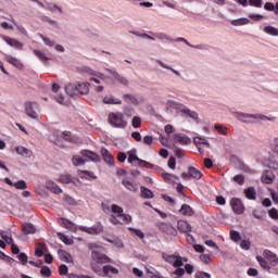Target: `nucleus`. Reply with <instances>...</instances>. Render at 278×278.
<instances>
[{
  "mask_svg": "<svg viewBox=\"0 0 278 278\" xmlns=\"http://www.w3.org/2000/svg\"><path fill=\"white\" fill-rule=\"evenodd\" d=\"M128 155V164H132V162H138V166H142V168H153V164L141 160L136 155V150H130L127 152Z\"/></svg>",
  "mask_w": 278,
  "mask_h": 278,
  "instance_id": "5",
  "label": "nucleus"
},
{
  "mask_svg": "<svg viewBox=\"0 0 278 278\" xmlns=\"http://www.w3.org/2000/svg\"><path fill=\"white\" fill-rule=\"evenodd\" d=\"M59 225H61V227L64 229H68V231H77V225L67 218H59Z\"/></svg>",
  "mask_w": 278,
  "mask_h": 278,
  "instance_id": "11",
  "label": "nucleus"
},
{
  "mask_svg": "<svg viewBox=\"0 0 278 278\" xmlns=\"http://www.w3.org/2000/svg\"><path fill=\"white\" fill-rule=\"evenodd\" d=\"M274 180H275V175L273 174V172H270V170L263 172V174L261 176V181L263 184L270 185V184H273Z\"/></svg>",
  "mask_w": 278,
  "mask_h": 278,
  "instance_id": "18",
  "label": "nucleus"
},
{
  "mask_svg": "<svg viewBox=\"0 0 278 278\" xmlns=\"http://www.w3.org/2000/svg\"><path fill=\"white\" fill-rule=\"evenodd\" d=\"M101 155L105 164H108L109 166H114V156L112 155V153H110V150L102 148Z\"/></svg>",
  "mask_w": 278,
  "mask_h": 278,
  "instance_id": "14",
  "label": "nucleus"
},
{
  "mask_svg": "<svg viewBox=\"0 0 278 278\" xmlns=\"http://www.w3.org/2000/svg\"><path fill=\"white\" fill-rule=\"evenodd\" d=\"M56 181L59 184H73V177L71 175H61Z\"/></svg>",
  "mask_w": 278,
  "mask_h": 278,
  "instance_id": "38",
  "label": "nucleus"
},
{
  "mask_svg": "<svg viewBox=\"0 0 278 278\" xmlns=\"http://www.w3.org/2000/svg\"><path fill=\"white\" fill-rule=\"evenodd\" d=\"M230 205L235 214H243L244 213V205L242 204V200L238 198H232L230 200Z\"/></svg>",
  "mask_w": 278,
  "mask_h": 278,
  "instance_id": "9",
  "label": "nucleus"
},
{
  "mask_svg": "<svg viewBox=\"0 0 278 278\" xmlns=\"http://www.w3.org/2000/svg\"><path fill=\"white\" fill-rule=\"evenodd\" d=\"M65 92L70 94V97H73L75 92H79V94H88V84L79 83L77 86H73L72 84L66 85Z\"/></svg>",
  "mask_w": 278,
  "mask_h": 278,
  "instance_id": "3",
  "label": "nucleus"
},
{
  "mask_svg": "<svg viewBox=\"0 0 278 278\" xmlns=\"http://www.w3.org/2000/svg\"><path fill=\"white\" fill-rule=\"evenodd\" d=\"M142 126V118H140V117H138V116H135L134 118H132V127L135 128V129H138L139 127H141Z\"/></svg>",
  "mask_w": 278,
  "mask_h": 278,
  "instance_id": "52",
  "label": "nucleus"
},
{
  "mask_svg": "<svg viewBox=\"0 0 278 278\" xmlns=\"http://www.w3.org/2000/svg\"><path fill=\"white\" fill-rule=\"evenodd\" d=\"M179 212L182 216H194V210L188 204H182Z\"/></svg>",
  "mask_w": 278,
  "mask_h": 278,
  "instance_id": "23",
  "label": "nucleus"
},
{
  "mask_svg": "<svg viewBox=\"0 0 278 278\" xmlns=\"http://www.w3.org/2000/svg\"><path fill=\"white\" fill-rule=\"evenodd\" d=\"M264 255H265L266 260L270 263L271 266H277L278 257H277V255L275 253L266 250L264 252Z\"/></svg>",
  "mask_w": 278,
  "mask_h": 278,
  "instance_id": "22",
  "label": "nucleus"
},
{
  "mask_svg": "<svg viewBox=\"0 0 278 278\" xmlns=\"http://www.w3.org/2000/svg\"><path fill=\"white\" fill-rule=\"evenodd\" d=\"M121 270L112 265H104L102 268L100 267V273H96L99 277H108L112 278L114 275H118Z\"/></svg>",
  "mask_w": 278,
  "mask_h": 278,
  "instance_id": "6",
  "label": "nucleus"
},
{
  "mask_svg": "<svg viewBox=\"0 0 278 278\" xmlns=\"http://www.w3.org/2000/svg\"><path fill=\"white\" fill-rule=\"evenodd\" d=\"M80 231H85L86 233H89L90 236H99V233H103L104 228L103 224L98 223L93 227L87 228V227H80Z\"/></svg>",
  "mask_w": 278,
  "mask_h": 278,
  "instance_id": "7",
  "label": "nucleus"
},
{
  "mask_svg": "<svg viewBox=\"0 0 278 278\" xmlns=\"http://www.w3.org/2000/svg\"><path fill=\"white\" fill-rule=\"evenodd\" d=\"M60 258L62 260V262H66V264H73V256L71 255V253L61 250L59 252Z\"/></svg>",
  "mask_w": 278,
  "mask_h": 278,
  "instance_id": "27",
  "label": "nucleus"
},
{
  "mask_svg": "<svg viewBox=\"0 0 278 278\" xmlns=\"http://www.w3.org/2000/svg\"><path fill=\"white\" fill-rule=\"evenodd\" d=\"M233 181H236L237 184H239V186H244V176L242 175H236L233 177Z\"/></svg>",
  "mask_w": 278,
  "mask_h": 278,
  "instance_id": "60",
  "label": "nucleus"
},
{
  "mask_svg": "<svg viewBox=\"0 0 278 278\" xmlns=\"http://www.w3.org/2000/svg\"><path fill=\"white\" fill-rule=\"evenodd\" d=\"M178 252H175L174 254H165L163 256V260L167 262V264H175V260L177 257Z\"/></svg>",
  "mask_w": 278,
  "mask_h": 278,
  "instance_id": "48",
  "label": "nucleus"
},
{
  "mask_svg": "<svg viewBox=\"0 0 278 278\" xmlns=\"http://www.w3.org/2000/svg\"><path fill=\"white\" fill-rule=\"evenodd\" d=\"M249 23H251V21L247 17H241V18L231 21V25H233V27H240L242 25H249Z\"/></svg>",
  "mask_w": 278,
  "mask_h": 278,
  "instance_id": "31",
  "label": "nucleus"
},
{
  "mask_svg": "<svg viewBox=\"0 0 278 278\" xmlns=\"http://www.w3.org/2000/svg\"><path fill=\"white\" fill-rule=\"evenodd\" d=\"M34 54L36 55V58H38L41 62H47V60H49L47 58V55L40 51V50H34Z\"/></svg>",
  "mask_w": 278,
  "mask_h": 278,
  "instance_id": "50",
  "label": "nucleus"
},
{
  "mask_svg": "<svg viewBox=\"0 0 278 278\" xmlns=\"http://www.w3.org/2000/svg\"><path fill=\"white\" fill-rule=\"evenodd\" d=\"M22 231L24 236H29L30 233H36V226H34L31 223H25L22 226Z\"/></svg>",
  "mask_w": 278,
  "mask_h": 278,
  "instance_id": "21",
  "label": "nucleus"
},
{
  "mask_svg": "<svg viewBox=\"0 0 278 278\" xmlns=\"http://www.w3.org/2000/svg\"><path fill=\"white\" fill-rule=\"evenodd\" d=\"M184 262H188V258L179 255V253L176 254V258H175L174 265H173L174 268H180V266H184Z\"/></svg>",
  "mask_w": 278,
  "mask_h": 278,
  "instance_id": "32",
  "label": "nucleus"
},
{
  "mask_svg": "<svg viewBox=\"0 0 278 278\" xmlns=\"http://www.w3.org/2000/svg\"><path fill=\"white\" fill-rule=\"evenodd\" d=\"M109 123L112 127H116L117 129H125L127 127V121H125V115L123 113H110Z\"/></svg>",
  "mask_w": 278,
  "mask_h": 278,
  "instance_id": "2",
  "label": "nucleus"
},
{
  "mask_svg": "<svg viewBox=\"0 0 278 278\" xmlns=\"http://www.w3.org/2000/svg\"><path fill=\"white\" fill-rule=\"evenodd\" d=\"M262 0H249V4L253 5L254 8H262Z\"/></svg>",
  "mask_w": 278,
  "mask_h": 278,
  "instance_id": "61",
  "label": "nucleus"
},
{
  "mask_svg": "<svg viewBox=\"0 0 278 278\" xmlns=\"http://www.w3.org/2000/svg\"><path fill=\"white\" fill-rule=\"evenodd\" d=\"M46 188L47 190H50V192H53V194H62V188L52 180H48L46 182Z\"/></svg>",
  "mask_w": 278,
  "mask_h": 278,
  "instance_id": "17",
  "label": "nucleus"
},
{
  "mask_svg": "<svg viewBox=\"0 0 278 278\" xmlns=\"http://www.w3.org/2000/svg\"><path fill=\"white\" fill-rule=\"evenodd\" d=\"M17 260H20V262L23 264V266H25V264H27V254L25 253H20L17 254Z\"/></svg>",
  "mask_w": 278,
  "mask_h": 278,
  "instance_id": "59",
  "label": "nucleus"
},
{
  "mask_svg": "<svg viewBox=\"0 0 278 278\" xmlns=\"http://www.w3.org/2000/svg\"><path fill=\"white\" fill-rule=\"evenodd\" d=\"M215 129L218 131V134H222V136H227V127L220 125V124H215Z\"/></svg>",
  "mask_w": 278,
  "mask_h": 278,
  "instance_id": "51",
  "label": "nucleus"
},
{
  "mask_svg": "<svg viewBox=\"0 0 278 278\" xmlns=\"http://www.w3.org/2000/svg\"><path fill=\"white\" fill-rule=\"evenodd\" d=\"M106 73H110V75H113L114 79L118 81V84H122V86H129V80L127 78L121 76L117 72H114L110 68H105Z\"/></svg>",
  "mask_w": 278,
  "mask_h": 278,
  "instance_id": "15",
  "label": "nucleus"
},
{
  "mask_svg": "<svg viewBox=\"0 0 278 278\" xmlns=\"http://www.w3.org/2000/svg\"><path fill=\"white\" fill-rule=\"evenodd\" d=\"M41 275L42 277H51V268H49L48 266H42L41 265Z\"/></svg>",
  "mask_w": 278,
  "mask_h": 278,
  "instance_id": "54",
  "label": "nucleus"
},
{
  "mask_svg": "<svg viewBox=\"0 0 278 278\" xmlns=\"http://www.w3.org/2000/svg\"><path fill=\"white\" fill-rule=\"evenodd\" d=\"M188 173L191 179H201L203 177V173L194 167H189Z\"/></svg>",
  "mask_w": 278,
  "mask_h": 278,
  "instance_id": "25",
  "label": "nucleus"
},
{
  "mask_svg": "<svg viewBox=\"0 0 278 278\" xmlns=\"http://www.w3.org/2000/svg\"><path fill=\"white\" fill-rule=\"evenodd\" d=\"M182 113L189 116V118H193V121H199V113L190 110V109H184Z\"/></svg>",
  "mask_w": 278,
  "mask_h": 278,
  "instance_id": "40",
  "label": "nucleus"
},
{
  "mask_svg": "<svg viewBox=\"0 0 278 278\" xmlns=\"http://www.w3.org/2000/svg\"><path fill=\"white\" fill-rule=\"evenodd\" d=\"M257 262H260V265L262 266V268H270V265H268V261L262 258V256H257L256 257Z\"/></svg>",
  "mask_w": 278,
  "mask_h": 278,
  "instance_id": "56",
  "label": "nucleus"
},
{
  "mask_svg": "<svg viewBox=\"0 0 278 278\" xmlns=\"http://www.w3.org/2000/svg\"><path fill=\"white\" fill-rule=\"evenodd\" d=\"M155 194H153V191L144 186H141V198L142 199H153Z\"/></svg>",
  "mask_w": 278,
  "mask_h": 278,
  "instance_id": "30",
  "label": "nucleus"
},
{
  "mask_svg": "<svg viewBox=\"0 0 278 278\" xmlns=\"http://www.w3.org/2000/svg\"><path fill=\"white\" fill-rule=\"evenodd\" d=\"M77 175H78L81 179H97L94 173L88 172V170H81V169H79V170L77 172Z\"/></svg>",
  "mask_w": 278,
  "mask_h": 278,
  "instance_id": "28",
  "label": "nucleus"
},
{
  "mask_svg": "<svg viewBox=\"0 0 278 278\" xmlns=\"http://www.w3.org/2000/svg\"><path fill=\"white\" fill-rule=\"evenodd\" d=\"M193 142L194 144L199 146V144H204V147L210 148V141H207V139L203 138V137H194L193 138Z\"/></svg>",
  "mask_w": 278,
  "mask_h": 278,
  "instance_id": "44",
  "label": "nucleus"
},
{
  "mask_svg": "<svg viewBox=\"0 0 278 278\" xmlns=\"http://www.w3.org/2000/svg\"><path fill=\"white\" fill-rule=\"evenodd\" d=\"M122 185L129 192H138V184L135 182V181L129 180V178H123Z\"/></svg>",
  "mask_w": 278,
  "mask_h": 278,
  "instance_id": "12",
  "label": "nucleus"
},
{
  "mask_svg": "<svg viewBox=\"0 0 278 278\" xmlns=\"http://www.w3.org/2000/svg\"><path fill=\"white\" fill-rule=\"evenodd\" d=\"M159 229L163 231V233H166L167 236H177V229L173 227V225L161 223L159 225Z\"/></svg>",
  "mask_w": 278,
  "mask_h": 278,
  "instance_id": "10",
  "label": "nucleus"
},
{
  "mask_svg": "<svg viewBox=\"0 0 278 278\" xmlns=\"http://www.w3.org/2000/svg\"><path fill=\"white\" fill-rule=\"evenodd\" d=\"M15 151L18 155H22V157H31L34 155V152L23 146H18L15 148Z\"/></svg>",
  "mask_w": 278,
  "mask_h": 278,
  "instance_id": "20",
  "label": "nucleus"
},
{
  "mask_svg": "<svg viewBox=\"0 0 278 278\" xmlns=\"http://www.w3.org/2000/svg\"><path fill=\"white\" fill-rule=\"evenodd\" d=\"M162 177L165 181H168L169 184H175V181H177V179H179V177H177L173 174H168V173H163Z\"/></svg>",
  "mask_w": 278,
  "mask_h": 278,
  "instance_id": "39",
  "label": "nucleus"
},
{
  "mask_svg": "<svg viewBox=\"0 0 278 278\" xmlns=\"http://www.w3.org/2000/svg\"><path fill=\"white\" fill-rule=\"evenodd\" d=\"M5 60L7 62H9V64H12V66H15L16 68H21V61H18V59L12 55H7Z\"/></svg>",
  "mask_w": 278,
  "mask_h": 278,
  "instance_id": "37",
  "label": "nucleus"
},
{
  "mask_svg": "<svg viewBox=\"0 0 278 278\" xmlns=\"http://www.w3.org/2000/svg\"><path fill=\"white\" fill-rule=\"evenodd\" d=\"M58 238H60V240L64 242V244H67V247H71L74 243L73 239L68 238V236L62 232H58Z\"/></svg>",
  "mask_w": 278,
  "mask_h": 278,
  "instance_id": "35",
  "label": "nucleus"
},
{
  "mask_svg": "<svg viewBox=\"0 0 278 278\" xmlns=\"http://www.w3.org/2000/svg\"><path fill=\"white\" fill-rule=\"evenodd\" d=\"M174 142H178V144H190V138L181 134H176L174 136Z\"/></svg>",
  "mask_w": 278,
  "mask_h": 278,
  "instance_id": "24",
  "label": "nucleus"
},
{
  "mask_svg": "<svg viewBox=\"0 0 278 278\" xmlns=\"http://www.w3.org/2000/svg\"><path fill=\"white\" fill-rule=\"evenodd\" d=\"M129 231H134V233L140 238V240H144V232H142V230L140 229H136V228H129Z\"/></svg>",
  "mask_w": 278,
  "mask_h": 278,
  "instance_id": "57",
  "label": "nucleus"
},
{
  "mask_svg": "<svg viewBox=\"0 0 278 278\" xmlns=\"http://www.w3.org/2000/svg\"><path fill=\"white\" fill-rule=\"evenodd\" d=\"M200 260H201V262H203V264H210L212 258L207 254H202V255H200Z\"/></svg>",
  "mask_w": 278,
  "mask_h": 278,
  "instance_id": "63",
  "label": "nucleus"
},
{
  "mask_svg": "<svg viewBox=\"0 0 278 278\" xmlns=\"http://www.w3.org/2000/svg\"><path fill=\"white\" fill-rule=\"evenodd\" d=\"M72 162L74 166H84V164H86V160L83 155H74Z\"/></svg>",
  "mask_w": 278,
  "mask_h": 278,
  "instance_id": "34",
  "label": "nucleus"
},
{
  "mask_svg": "<svg viewBox=\"0 0 278 278\" xmlns=\"http://www.w3.org/2000/svg\"><path fill=\"white\" fill-rule=\"evenodd\" d=\"M103 103L108 105H121L123 101H121L119 99H114V97L112 96H106L103 98Z\"/></svg>",
  "mask_w": 278,
  "mask_h": 278,
  "instance_id": "29",
  "label": "nucleus"
},
{
  "mask_svg": "<svg viewBox=\"0 0 278 278\" xmlns=\"http://www.w3.org/2000/svg\"><path fill=\"white\" fill-rule=\"evenodd\" d=\"M117 160L123 164V162L127 160V154H125L124 152H118Z\"/></svg>",
  "mask_w": 278,
  "mask_h": 278,
  "instance_id": "64",
  "label": "nucleus"
},
{
  "mask_svg": "<svg viewBox=\"0 0 278 278\" xmlns=\"http://www.w3.org/2000/svg\"><path fill=\"white\" fill-rule=\"evenodd\" d=\"M168 168L172 170H175V167L177 166V161L175 160V156H170L167 162Z\"/></svg>",
  "mask_w": 278,
  "mask_h": 278,
  "instance_id": "58",
  "label": "nucleus"
},
{
  "mask_svg": "<svg viewBox=\"0 0 278 278\" xmlns=\"http://www.w3.org/2000/svg\"><path fill=\"white\" fill-rule=\"evenodd\" d=\"M80 155L85 157V162H101V156L97 152L90 150H84L80 152Z\"/></svg>",
  "mask_w": 278,
  "mask_h": 278,
  "instance_id": "8",
  "label": "nucleus"
},
{
  "mask_svg": "<svg viewBox=\"0 0 278 278\" xmlns=\"http://www.w3.org/2000/svg\"><path fill=\"white\" fill-rule=\"evenodd\" d=\"M195 278H212V276L205 271H198Z\"/></svg>",
  "mask_w": 278,
  "mask_h": 278,
  "instance_id": "62",
  "label": "nucleus"
},
{
  "mask_svg": "<svg viewBox=\"0 0 278 278\" xmlns=\"http://www.w3.org/2000/svg\"><path fill=\"white\" fill-rule=\"evenodd\" d=\"M3 40L10 47H14V49H18L20 51H23V47H24L23 42L11 37H3Z\"/></svg>",
  "mask_w": 278,
  "mask_h": 278,
  "instance_id": "16",
  "label": "nucleus"
},
{
  "mask_svg": "<svg viewBox=\"0 0 278 278\" xmlns=\"http://www.w3.org/2000/svg\"><path fill=\"white\" fill-rule=\"evenodd\" d=\"M152 36L156 37L159 40H166L167 42H174L173 38L164 33H151Z\"/></svg>",
  "mask_w": 278,
  "mask_h": 278,
  "instance_id": "36",
  "label": "nucleus"
},
{
  "mask_svg": "<svg viewBox=\"0 0 278 278\" xmlns=\"http://www.w3.org/2000/svg\"><path fill=\"white\" fill-rule=\"evenodd\" d=\"M1 238L2 240H4V242H7V244H13L14 243V239L12 238V235L5 231L1 232Z\"/></svg>",
  "mask_w": 278,
  "mask_h": 278,
  "instance_id": "45",
  "label": "nucleus"
},
{
  "mask_svg": "<svg viewBox=\"0 0 278 278\" xmlns=\"http://www.w3.org/2000/svg\"><path fill=\"white\" fill-rule=\"evenodd\" d=\"M269 218H273L274 220H278V210L273 207L268 211Z\"/></svg>",
  "mask_w": 278,
  "mask_h": 278,
  "instance_id": "53",
  "label": "nucleus"
},
{
  "mask_svg": "<svg viewBox=\"0 0 278 278\" xmlns=\"http://www.w3.org/2000/svg\"><path fill=\"white\" fill-rule=\"evenodd\" d=\"M230 239L232 240V242H240L242 240V236L238 230H231Z\"/></svg>",
  "mask_w": 278,
  "mask_h": 278,
  "instance_id": "46",
  "label": "nucleus"
},
{
  "mask_svg": "<svg viewBox=\"0 0 278 278\" xmlns=\"http://www.w3.org/2000/svg\"><path fill=\"white\" fill-rule=\"evenodd\" d=\"M244 194L250 201H255V199H257V192L253 187H249L248 189H245Z\"/></svg>",
  "mask_w": 278,
  "mask_h": 278,
  "instance_id": "26",
  "label": "nucleus"
},
{
  "mask_svg": "<svg viewBox=\"0 0 278 278\" xmlns=\"http://www.w3.org/2000/svg\"><path fill=\"white\" fill-rule=\"evenodd\" d=\"M111 212L112 214H116L117 218H121V216L123 215V207L116 205V204H112L111 205Z\"/></svg>",
  "mask_w": 278,
  "mask_h": 278,
  "instance_id": "43",
  "label": "nucleus"
},
{
  "mask_svg": "<svg viewBox=\"0 0 278 278\" xmlns=\"http://www.w3.org/2000/svg\"><path fill=\"white\" fill-rule=\"evenodd\" d=\"M26 116L29 118H34L35 121L38 119V112H40V104L37 102H25L24 104Z\"/></svg>",
  "mask_w": 278,
  "mask_h": 278,
  "instance_id": "4",
  "label": "nucleus"
},
{
  "mask_svg": "<svg viewBox=\"0 0 278 278\" xmlns=\"http://www.w3.org/2000/svg\"><path fill=\"white\" fill-rule=\"evenodd\" d=\"M35 255H36V257H42V255H45V244L43 243L38 244V248L35 250Z\"/></svg>",
  "mask_w": 278,
  "mask_h": 278,
  "instance_id": "49",
  "label": "nucleus"
},
{
  "mask_svg": "<svg viewBox=\"0 0 278 278\" xmlns=\"http://www.w3.org/2000/svg\"><path fill=\"white\" fill-rule=\"evenodd\" d=\"M263 31H265V34H268V36H278V28H276L275 26H265Z\"/></svg>",
  "mask_w": 278,
  "mask_h": 278,
  "instance_id": "42",
  "label": "nucleus"
},
{
  "mask_svg": "<svg viewBox=\"0 0 278 278\" xmlns=\"http://www.w3.org/2000/svg\"><path fill=\"white\" fill-rule=\"evenodd\" d=\"M119 218H122L121 225H129V223H131L132 220L131 215L125 213H122V215H119Z\"/></svg>",
  "mask_w": 278,
  "mask_h": 278,
  "instance_id": "47",
  "label": "nucleus"
},
{
  "mask_svg": "<svg viewBox=\"0 0 278 278\" xmlns=\"http://www.w3.org/2000/svg\"><path fill=\"white\" fill-rule=\"evenodd\" d=\"M101 264H112V258H110L108 255H105L103 252L93 250L91 252V270L93 273H101Z\"/></svg>",
  "mask_w": 278,
  "mask_h": 278,
  "instance_id": "1",
  "label": "nucleus"
},
{
  "mask_svg": "<svg viewBox=\"0 0 278 278\" xmlns=\"http://www.w3.org/2000/svg\"><path fill=\"white\" fill-rule=\"evenodd\" d=\"M4 182L8 184V186H13L16 188V190H27V182L25 180H18L17 182L11 181L10 178H4Z\"/></svg>",
  "mask_w": 278,
  "mask_h": 278,
  "instance_id": "13",
  "label": "nucleus"
},
{
  "mask_svg": "<svg viewBox=\"0 0 278 278\" xmlns=\"http://www.w3.org/2000/svg\"><path fill=\"white\" fill-rule=\"evenodd\" d=\"M177 227L182 233H190L192 231V226L186 220H178Z\"/></svg>",
  "mask_w": 278,
  "mask_h": 278,
  "instance_id": "19",
  "label": "nucleus"
},
{
  "mask_svg": "<svg viewBox=\"0 0 278 278\" xmlns=\"http://www.w3.org/2000/svg\"><path fill=\"white\" fill-rule=\"evenodd\" d=\"M175 42H185V45H187V47H191L192 49H205V46H203V45L192 46L184 37H178L177 39H175Z\"/></svg>",
  "mask_w": 278,
  "mask_h": 278,
  "instance_id": "33",
  "label": "nucleus"
},
{
  "mask_svg": "<svg viewBox=\"0 0 278 278\" xmlns=\"http://www.w3.org/2000/svg\"><path fill=\"white\" fill-rule=\"evenodd\" d=\"M240 247H241V249H243V251H249V249H251V241L245 240V239L241 240Z\"/></svg>",
  "mask_w": 278,
  "mask_h": 278,
  "instance_id": "55",
  "label": "nucleus"
},
{
  "mask_svg": "<svg viewBox=\"0 0 278 278\" xmlns=\"http://www.w3.org/2000/svg\"><path fill=\"white\" fill-rule=\"evenodd\" d=\"M157 64L162 66V68H166L167 71H172L174 75H177V77H181V73H179L177 70H174L173 67L166 65L164 62L156 60Z\"/></svg>",
  "mask_w": 278,
  "mask_h": 278,
  "instance_id": "41",
  "label": "nucleus"
}]
</instances>
